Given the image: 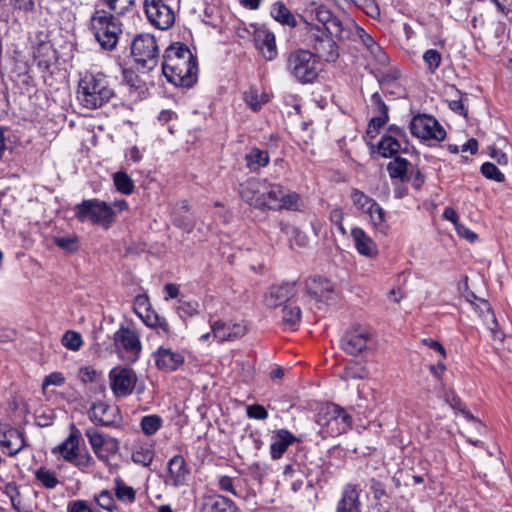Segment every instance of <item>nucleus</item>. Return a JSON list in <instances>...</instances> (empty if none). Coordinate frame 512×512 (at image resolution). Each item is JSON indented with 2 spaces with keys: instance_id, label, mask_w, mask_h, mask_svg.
I'll return each instance as SVG.
<instances>
[{
  "instance_id": "10",
  "label": "nucleus",
  "mask_w": 512,
  "mask_h": 512,
  "mask_svg": "<svg viewBox=\"0 0 512 512\" xmlns=\"http://www.w3.org/2000/svg\"><path fill=\"white\" fill-rule=\"evenodd\" d=\"M316 421L330 436L342 434L352 425V417L334 403L325 404L318 412Z\"/></svg>"
},
{
  "instance_id": "30",
  "label": "nucleus",
  "mask_w": 512,
  "mask_h": 512,
  "mask_svg": "<svg viewBox=\"0 0 512 512\" xmlns=\"http://www.w3.org/2000/svg\"><path fill=\"white\" fill-rule=\"evenodd\" d=\"M371 104L375 116L370 120L369 128L378 129L385 125L389 119L388 107L378 92L372 94Z\"/></svg>"
},
{
  "instance_id": "3",
  "label": "nucleus",
  "mask_w": 512,
  "mask_h": 512,
  "mask_svg": "<svg viewBox=\"0 0 512 512\" xmlns=\"http://www.w3.org/2000/svg\"><path fill=\"white\" fill-rule=\"evenodd\" d=\"M114 87L109 77L103 72L86 71L80 74L76 98L86 109H97L115 97Z\"/></svg>"
},
{
  "instance_id": "29",
  "label": "nucleus",
  "mask_w": 512,
  "mask_h": 512,
  "mask_svg": "<svg viewBox=\"0 0 512 512\" xmlns=\"http://www.w3.org/2000/svg\"><path fill=\"white\" fill-rule=\"evenodd\" d=\"M189 474L185 459L181 455H175L168 463V479L175 487L185 483Z\"/></svg>"
},
{
  "instance_id": "50",
  "label": "nucleus",
  "mask_w": 512,
  "mask_h": 512,
  "mask_svg": "<svg viewBox=\"0 0 512 512\" xmlns=\"http://www.w3.org/2000/svg\"><path fill=\"white\" fill-rule=\"evenodd\" d=\"M85 435L88 438L94 453L102 459L103 457L99 454V451L102 449L105 443L103 435L95 429H87Z\"/></svg>"
},
{
  "instance_id": "23",
  "label": "nucleus",
  "mask_w": 512,
  "mask_h": 512,
  "mask_svg": "<svg viewBox=\"0 0 512 512\" xmlns=\"http://www.w3.org/2000/svg\"><path fill=\"white\" fill-rule=\"evenodd\" d=\"M270 444V456L273 460L280 459L288 447L300 440L287 429H278L273 432Z\"/></svg>"
},
{
  "instance_id": "33",
  "label": "nucleus",
  "mask_w": 512,
  "mask_h": 512,
  "mask_svg": "<svg viewBox=\"0 0 512 512\" xmlns=\"http://www.w3.org/2000/svg\"><path fill=\"white\" fill-rule=\"evenodd\" d=\"M270 14L274 20L282 25L292 28L297 26L296 17L282 1H277L272 5Z\"/></svg>"
},
{
  "instance_id": "63",
  "label": "nucleus",
  "mask_w": 512,
  "mask_h": 512,
  "mask_svg": "<svg viewBox=\"0 0 512 512\" xmlns=\"http://www.w3.org/2000/svg\"><path fill=\"white\" fill-rule=\"evenodd\" d=\"M10 4L15 10L25 12L33 11L35 7L34 0H11Z\"/></svg>"
},
{
  "instance_id": "57",
  "label": "nucleus",
  "mask_w": 512,
  "mask_h": 512,
  "mask_svg": "<svg viewBox=\"0 0 512 512\" xmlns=\"http://www.w3.org/2000/svg\"><path fill=\"white\" fill-rule=\"evenodd\" d=\"M246 414L248 418L251 419L266 420L268 418L267 410L260 404H252L247 406Z\"/></svg>"
},
{
  "instance_id": "61",
  "label": "nucleus",
  "mask_w": 512,
  "mask_h": 512,
  "mask_svg": "<svg viewBox=\"0 0 512 512\" xmlns=\"http://www.w3.org/2000/svg\"><path fill=\"white\" fill-rule=\"evenodd\" d=\"M370 490L376 500H380L386 495L385 485L376 479L370 480Z\"/></svg>"
},
{
  "instance_id": "40",
  "label": "nucleus",
  "mask_w": 512,
  "mask_h": 512,
  "mask_svg": "<svg viewBox=\"0 0 512 512\" xmlns=\"http://www.w3.org/2000/svg\"><path fill=\"white\" fill-rule=\"evenodd\" d=\"M115 482V496L119 501L126 503H133L136 499V492L131 487L124 483L120 478H116Z\"/></svg>"
},
{
  "instance_id": "1",
  "label": "nucleus",
  "mask_w": 512,
  "mask_h": 512,
  "mask_svg": "<svg viewBox=\"0 0 512 512\" xmlns=\"http://www.w3.org/2000/svg\"><path fill=\"white\" fill-rule=\"evenodd\" d=\"M310 15L313 20L325 25L326 30L338 40L359 41L380 64L387 62L388 57L382 48L354 20L340 19L324 4L313 5L310 9Z\"/></svg>"
},
{
  "instance_id": "22",
  "label": "nucleus",
  "mask_w": 512,
  "mask_h": 512,
  "mask_svg": "<svg viewBox=\"0 0 512 512\" xmlns=\"http://www.w3.org/2000/svg\"><path fill=\"white\" fill-rule=\"evenodd\" d=\"M306 289L314 299L320 302H329L335 299V290L333 284L321 277L310 278L306 282Z\"/></svg>"
},
{
  "instance_id": "14",
  "label": "nucleus",
  "mask_w": 512,
  "mask_h": 512,
  "mask_svg": "<svg viewBox=\"0 0 512 512\" xmlns=\"http://www.w3.org/2000/svg\"><path fill=\"white\" fill-rule=\"evenodd\" d=\"M412 135L423 140L440 142L445 139L446 131L441 124L432 116L417 115L410 122Z\"/></svg>"
},
{
  "instance_id": "62",
  "label": "nucleus",
  "mask_w": 512,
  "mask_h": 512,
  "mask_svg": "<svg viewBox=\"0 0 512 512\" xmlns=\"http://www.w3.org/2000/svg\"><path fill=\"white\" fill-rule=\"evenodd\" d=\"M455 93L457 94L458 98L451 100L449 102V107L460 115H466L467 111L462 101V93L457 89H455Z\"/></svg>"
},
{
  "instance_id": "8",
  "label": "nucleus",
  "mask_w": 512,
  "mask_h": 512,
  "mask_svg": "<svg viewBox=\"0 0 512 512\" xmlns=\"http://www.w3.org/2000/svg\"><path fill=\"white\" fill-rule=\"evenodd\" d=\"M159 54V47L153 35L142 33L133 38L131 55L143 69L153 70L158 64Z\"/></svg>"
},
{
  "instance_id": "21",
  "label": "nucleus",
  "mask_w": 512,
  "mask_h": 512,
  "mask_svg": "<svg viewBox=\"0 0 512 512\" xmlns=\"http://www.w3.org/2000/svg\"><path fill=\"white\" fill-rule=\"evenodd\" d=\"M210 322V327L213 332V336L219 341H233L243 337L247 328L243 323L227 324L222 320Z\"/></svg>"
},
{
  "instance_id": "11",
  "label": "nucleus",
  "mask_w": 512,
  "mask_h": 512,
  "mask_svg": "<svg viewBox=\"0 0 512 512\" xmlns=\"http://www.w3.org/2000/svg\"><path fill=\"white\" fill-rule=\"evenodd\" d=\"M350 199L353 205L360 210L362 213H365L369 217V221L371 225L377 229L378 231L385 233L388 225L386 222V212L385 210L377 203V201L368 195H366L363 191L352 188L350 192Z\"/></svg>"
},
{
  "instance_id": "41",
  "label": "nucleus",
  "mask_w": 512,
  "mask_h": 512,
  "mask_svg": "<svg viewBox=\"0 0 512 512\" xmlns=\"http://www.w3.org/2000/svg\"><path fill=\"white\" fill-rule=\"evenodd\" d=\"M113 182L117 191L125 195H130L134 191V183L131 177L123 171L116 172L113 176Z\"/></svg>"
},
{
  "instance_id": "59",
  "label": "nucleus",
  "mask_w": 512,
  "mask_h": 512,
  "mask_svg": "<svg viewBox=\"0 0 512 512\" xmlns=\"http://www.w3.org/2000/svg\"><path fill=\"white\" fill-rule=\"evenodd\" d=\"M64 383L65 377L61 372H52L44 378L42 388L45 389L49 385L61 386Z\"/></svg>"
},
{
  "instance_id": "19",
  "label": "nucleus",
  "mask_w": 512,
  "mask_h": 512,
  "mask_svg": "<svg viewBox=\"0 0 512 512\" xmlns=\"http://www.w3.org/2000/svg\"><path fill=\"white\" fill-rule=\"evenodd\" d=\"M153 358L156 367L164 372H173L184 364V356L172 348L160 346L154 353Z\"/></svg>"
},
{
  "instance_id": "27",
  "label": "nucleus",
  "mask_w": 512,
  "mask_h": 512,
  "mask_svg": "<svg viewBox=\"0 0 512 512\" xmlns=\"http://www.w3.org/2000/svg\"><path fill=\"white\" fill-rule=\"evenodd\" d=\"M296 294L295 283H283L270 288L269 294L265 297V303L270 308H276L286 303Z\"/></svg>"
},
{
  "instance_id": "17",
  "label": "nucleus",
  "mask_w": 512,
  "mask_h": 512,
  "mask_svg": "<svg viewBox=\"0 0 512 512\" xmlns=\"http://www.w3.org/2000/svg\"><path fill=\"white\" fill-rule=\"evenodd\" d=\"M266 179L251 177L239 184L238 194L240 198L248 205L264 210V190Z\"/></svg>"
},
{
  "instance_id": "49",
  "label": "nucleus",
  "mask_w": 512,
  "mask_h": 512,
  "mask_svg": "<svg viewBox=\"0 0 512 512\" xmlns=\"http://www.w3.org/2000/svg\"><path fill=\"white\" fill-rule=\"evenodd\" d=\"M97 504L109 512L117 510V506L112 493L109 490H102L96 497Z\"/></svg>"
},
{
  "instance_id": "16",
  "label": "nucleus",
  "mask_w": 512,
  "mask_h": 512,
  "mask_svg": "<svg viewBox=\"0 0 512 512\" xmlns=\"http://www.w3.org/2000/svg\"><path fill=\"white\" fill-rule=\"evenodd\" d=\"M111 389L116 397H127L131 395L137 385L135 371L128 367H114L109 372Z\"/></svg>"
},
{
  "instance_id": "24",
  "label": "nucleus",
  "mask_w": 512,
  "mask_h": 512,
  "mask_svg": "<svg viewBox=\"0 0 512 512\" xmlns=\"http://www.w3.org/2000/svg\"><path fill=\"white\" fill-rule=\"evenodd\" d=\"M90 419L98 425L111 426L117 419V408L105 402H94L89 410Z\"/></svg>"
},
{
  "instance_id": "18",
  "label": "nucleus",
  "mask_w": 512,
  "mask_h": 512,
  "mask_svg": "<svg viewBox=\"0 0 512 512\" xmlns=\"http://www.w3.org/2000/svg\"><path fill=\"white\" fill-rule=\"evenodd\" d=\"M0 446L7 449L9 456H15L27 446V442L22 431L0 422Z\"/></svg>"
},
{
  "instance_id": "39",
  "label": "nucleus",
  "mask_w": 512,
  "mask_h": 512,
  "mask_svg": "<svg viewBox=\"0 0 512 512\" xmlns=\"http://www.w3.org/2000/svg\"><path fill=\"white\" fill-rule=\"evenodd\" d=\"M5 494L9 497L12 507L17 512H29L28 507H26L20 499V491L15 482H9L4 487Z\"/></svg>"
},
{
  "instance_id": "42",
  "label": "nucleus",
  "mask_w": 512,
  "mask_h": 512,
  "mask_svg": "<svg viewBox=\"0 0 512 512\" xmlns=\"http://www.w3.org/2000/svg\"><path fill=\"white\" fill-rule=\"evenodd\" d=\"M162 425V418L156 414L146 415L142 417L140 422L141 430L147 436L154 435Z\"/></svg>"
},
{
  "instance_id": "13",
  "label": "nucleus",
  "mask_w": 512,
  "mask_h": 512,
  "mask_svg": "<svg viewBox=\"0 0 512 512\" xmlns=\"http://www.w3.org/2000/svg\"><path fill=\"white\" fill-rule=\"evenodd\" d=\"M179 4L168 0H145L144 9L149 22L160 30L169 29L175 22L174 8Z\"/></svg>"
},
{
  "instance_id": "56",
  "label": "nucleus",
  "mask_w": 512,
  "mask_h": 512,
  "mask_svg": "<svg viewBox=\"0 0 512 512\" xmlns=\"http://www.w3.org/2000/svg\"><path fill=\"white\" fill-rule=\"evenodd\" d=\"M244 101L255 112L261 108L258 91L254 88L244 92Z\"/></svg>"
},
{
  "instance_id": "45",
  "label": "nucleus",
  "mask_w": 512,
  "mask_h": 512,
  "mask_svg": "<svg viewBox=\"0 0 512 512\" xmlns=\"http://www.w3.org/2000/svg\"><path fill=\"white\" fill-rule=\"evenodd\" d=\"M423 61L430 73H435L442 62V56L436 49H428L423 54Z\"/></svg>"
},
{
  "instance_id": "47",
  "label": "nucleus",
  "mask_w": 512,
  "mask_h": 512,
  "mask_svg": "<svg viewBox=\"0 0 512 512\" xmlns=\"http://www.w3.org/2000/svg\"><path fill=\"white\" fill-rule=\"evenodd\" d=\"M61 341L64 347L72 351H78L83 344L80 333L75 331H67Z\"/></svg>"
},
{
  "instance_id": "53",
  "label": "nucleus",
  "mask_w": 512,
  "mask_h": 512,
  "mask_svg": "<svg viewBox=\"0 0 512 512\" xmlns=\"http://www.w3.org/2000/svg\"><path fill=\"white\" fill-rule=\"evenodd\" d=\"M54 243L69 252H74L77 250V237L76 236H58L54 238Z\"/></svg>"
},
{
  "instance_id": "48",
  "label": "nucleus",
  "mask_w": 512,
  "mask_h": 512,
  "mask_svg": "<svg viewBox=\"0 0 512 512\" xmlns=\"http://www.w3.org/2000/svg\"><path fill=\"white\" fill-rule=\"evenodd\" d=\"M480 171L484 177L496 182L502 183L505 181L504 174L491 162H485L482 164Z\"/></svg>"
},
{
  "instance_id": "54",
  "label": "nucleus",
  "mask_w": 512,
  "mask_h": 512,
  "mask_svg": "<svg viewBox=\"0 0 512 512\" xmlns=\"http://www.w3.org/2000/svg\"><path fill=\"white\" fill-rule=\"evenodd\" d=\"M377 80L381 86H386L394 83L400 77L398 69L391 68L388 71H381L377 75Z\"/></svg>"
},
{
  "instance_id": "32",
  "label": "nucleus",
  "mask_w": 512,
  "mask_h": 512,
  "mask_svg": "<svg viewBox=\"0 0 512 512\" xmlns=\"http://www.w3.org/2000/svg\"><path fill=\"white\" fill-rule=\"evenodd\" d=\"M245 162L250 171L257 172L269 164L270 157L267 151L253 147L245 155Z\"/></svg>"
},
{
  "instance_id": "37",
  "label": "nucleus",
  "mask_w": 512,
  "mask_h": 512,
  "mask_svg": "<svg viewBox=\"0 0 512 512\" xmlns=\"http://www.w3.org/2000/svg\"><path fill=\"white\" fill-rule=\"evenodd\" d=\"M99 2L106 11L116 16L125 15L135 4V0H99Z\"/></svg>"
},
{
  "instance_id": "58",
  "label": "nucleus",
  "mask_w": 512,
  "mask_h": 512,
  "mask_svg": "<svg viewBox=\"0 0 512 512\" xmlns=\"http://www.w3.org/2000/svg\"><path fill=\"white\" fill-rule=\"evenodd\" d=\"M152 309L147 295H137L134 300V311L140 316L146 311Z\"/></svg>"
},
{
  "instance_id": "25",
  "label": "nucleus",
  "mask_w": 512,
  "mask_h": 512,
  "mask_svg": "<svg viewBox=\"0 0 512 512\" xmlns=\"http://www.w3.org/2000/svg\"><path fill=\"white\" fill-rule=\"evenodd\" d=\"M254 42L256 48L266 60L271 61L277 56L275 35L271 31L266 29L255 30Z\"/></svg>"
},
{
  "instance_id": "34",
  "label": "nucleus",
  "mask_w": 512,
  "mask_h": 512,
  "mask_svg": "<svg viewBox=\"0 0 512 512\" xmlns=\"http://www.w3.org/2000/svg\"><path fill=\"white\" fill-rule=\"evenodd\" d=\"M33 55L38 67L44 69H48L55 59V51L52 45L47 42L38 44L34 49Z\"/></svg>"
},
{
  "instance_id": "46",
  "label": "nucleus",
  "mask_w": 512,
  "mask_h": 512,
  "mask_svg": "<svg viewBox=\"0 0 512 512\" xmlns=\"http://www.w3.org/2000/svg\"><path fill=\"white\" fill-rule=\"evenodd\" d=\"M367 375V370L365 367L360 366L359 364L355 362H350L345 367L342 378L345 380L349 379H363Z\"/></svg>"
},
{
  "instance_id": "64",
  "label": "nucleus",
  "mask_w": 512,
  "mask_h": 512,
  "mask_svg": "<svg viewBox=\"0 0 512 512\" xmlns=\"http://www.w3.org/2000/svg\"><path fill=\"white\" fill-rule=\"evenodd\" d=\"M68 512H92L91 508L84 500H76L68 503Z\"/></svg>"
},
{
  "instance_id": "5",
  "label": "nucleus",
  "mask_w": 512,
  "mask_h": 512,
  "mask_svg": "<svg viewBox=\"0 0 512 512\" xmlns=\"http://www.w3.org/2000/svg\"><path fill=\"white\" fill-rule=\"evenodd\" d=\"M99 6L90 18L89 29L101 48L111 51L116 47L119 34L122 32L121 23L116 15Z\"/></svg>"
},
{
  "instance_id": "44",
  "label": "nucleus",
  "mask_w": 512,
  "mask_h": 512,
  "mask_svg": "<svg viewBox=\"0 0 512 512\" xmlns=\"http://www.w3.org/2000/svg\"><path fill=\"white\" fill-rule=\"evenodd\" d=\"M35 477L47 489H54L59 484L55 472L46 468H39L35 473Z\"/></svg>"
},
{
  "instance_id": "9",
  "label": "nucleus",
  "mask_w": 512,
  "mask_h": 512,
  "mask_svg": "<svg viewBox=\"0 0 512 512\" xmlns=\"http://www.w3.org/2000/svg\"><path fill=\"white\" fill-rule=\"evenodd\" d=\"M264 210H292L300 209L301 197L297 192L286 190L282 185L270 183L266 180L264 190Z\"/></svg>"
},
{
  "instance_id": "52",
  "label": "nucleus",
  "mask_w": 512,
  "mask_h": 512,
  "mask_svg": "<svg viewBox=\"0 0 512 512\" xmlns=\"http://www.w3.org/2000/svg\"><path fill=\"white\" fill-rule=\"evenodd\" d=\"M154 458V452L148 448H140L132 453L134 463L149 466Z\"/></svg>"
},
{
  "instance_id": "20",
  "label": "nucleus",
  "mask_w": 512,
  "mask_h": 512,
  "mask_svg": "<svg viewBox=\"0 0 512 512\" xmlns=\"http://www.w3.org/2000/svg\"><path fill=\"white\" fill-rule=\"evenodd\" d=\"M361 488L358 484L346 483L342 488L336 512H361Z\"/></svg>"
},
{
  "instance_id": "26",
  "label": "nucleus",
  "mask_w": 512,
  "mask_h": 512,
  "mask_svg": "<svg viewBox=\"0 0 512 512\" xmlns=\"http://www.w3.org/2000/svg\"><path fill=\"white\" fill-rule=\"evenodd\" d=\"M351 237L359 254L368 258H375L378 255L376 243L362 228L354 227L351 230Z\"/></svg>"
},
{
  "instance_id": "2",
  "label": "nucleus",
  "mask_w": 512,
  "mask_h": 512,
  "mask_svg": "<svg viewBox=\"0 0 512 512\" xmlns=\"http://www.w3.org/2000/svg\"><path fill=\"white\" fill-rule=\"evenodd\" d=\"M162 72L168 82L178 87H192L197 81V59L187 45L175 42L166 48Z\"/></svg>"
},
{
  "instance_id": "6",
  "label": "nucleus",
  "mask_w": 512,
  "mask_h": 512,
  "mask_svg": "<svg viewBox=\"0 0 512 512\" xmlns=\"http://www.w3.org/2000/svg\"><path fill=\"white\" fill-rule=\"evenodd\" d=\"M74 212L79 222H89L105 229H108L115 220L112 207L97 198L83 200L75 206Z\"/></svg>"
},
{
  "instance_id": "7",
  "label": "nucleus",
  "mask_w": 512,
  "mask_h": 512,
  "mask_svg": "<svg viewBox=\"0 0 512 512\" xmlns=\"http://www.w3.org/2000/svg\"><path fill=\"white\" fill-rule=\"evenodd\" d=\"M375 343L373 330L365 325H353L340 340L342 350L352 356L363 355L372 349Z\"/></svg>"
},
{
  "instance_id": "35",
  "label": "nucleus",
  "mask_w": 512,
  "mask_h": 512,
  "mask_svg": "<svg viewBox=\"0 0 512 512\" xmlns=\"http://www.w3.org/2000/svg\"><path fill=\"white\" fill-rule=\"evenodd\" d=\"M206 506L209 508V512H238L236 504L223 495L209 497Z\"/></svg>"
},
{
  "instance_id": "51",
  "label": "nucleus",
  "mask_w": 512,
  "mask_h": 512,
  "mask_svg": "<svg viewBox=\"0 0 512 512\" xmlns=\"http://www.w3.org/2000/svg\"><path fill=\"white\" fill-rule=\"evenodd\" d=\"M199 308L200 304L197 300L181 299L178 305V312L180 315L192 317L199 313Z\"/></svg>"
},
{
  "instance_id": "55",
  "label": "nucleus",
  "mask_w": 512,
  "mask_h": 512,
  "mask_svg": "<svg viewBox=\"0 0 512 512\" xmlns=\"http://www.w3.org/2000/svg\"><path fill=\"white\" fill-rule=\"evenodd\" d=\"M403 182H410L414 188L419 189L424 184V176L418 168L411 166Z\"/></svg>"
},
{
  "instance_id": "36",
  "label": "nucleus",
  "mask_w": 512,
  "mask_h": 512,
  "mask_svg": "<svg viewBox=\"0 0 512 512\" xmlns=\"http://www.w3.org/2000/svg\"><path fill=\"white\" fill-rule=\"evenodd\" d=\"M411 166L407 159L396 156L387 164V171L392 179L398 178L403 182Z\"/></svg>"
},
{
  "instance_id": "43",
  "label": "nucleus",
  "mask_w": 512,
  "mask_h": 512,
  "mask_svg": "<svg viewBox=\"0 0 512 512\" xmlns=\"http://www.w3.org/2000/svg\"><path fill=\"white\" fill-rule=\"evenodd\" d=\"M283 323L290 327H295L301 319V309L299 306L288 304L282 310Z\"/></svg>"
},
{
  "instance_id": "12",
  "label": "nucleus",
  "mask_w": 512,
  "mask_h": 512,
  "mask_svg": "<svg viewBox=\"0 0 512 512\" xmlns=\"http://www.w3.org/2000/svg\"><path fill=\"white\" fill-rule=\"evenodd\" d=\"M319 24L306 22L308 33L314 40L315 53L319 59L322 57L327 62H335L339 57V48L334 40L337 38L326 30L325 25Z\"/></svg>"
},
{
  "instance_id": "4",
  "label": "nucleus",
  "mask_w": 512,
  "mask_h": 512,
  "mask_svg": "<svg viewBox=\"0 0 512 512\" xmlns=\"http://www.w3.org/2000/svg\"><path fill=\"white\" fill-rule=\"evenodd\" d=\"M286 70L297 82L312 84L318 78L322 68L316 53L298 48L287 55Z\"/></svg>"
},
{
  "instance_id": "38",
  "label": "nucleus",
  "mask_w": 512,
  "mask_h": 512,
  "mask_svg": "<svg viewBox=\"0 0 512 512\" xmlns=\"http://www.w3.org/2000/svg\"><path fill=\"white\" fill-rule=\"evenodd\" d=\"M400 149L401 144L391 135L382 136L378 143V151L385 158L394 156Z\"/></svg>"
},
{
  "instance_id": "31",
  "label": "nucleus",
  "mask_w": 512,
  "mask_h": 512,
  "mask_svg": "<svg viewBox=\"0 0 512 512\" xmlns=\"http://www.w3.org/2000/svg\"><path fill=\"white\" fill-rule=\"evenodd\" d=\"M144 324L150 328L157 329L161 336L171 337L172 331L167 320L160 316L155 310L150 309L139 316Z\"/></svg>"
},
{
  "instance_id": "60",
  "label": "nucleus",
  "mask_w": 512,
  "mask_h": 512,
  "mask_svg": "<svg viewBox=\"0 0 512 512\" xmlns=\"http://www.w3.org/2000/svg\"><path fill=\"white\" fill-rule=\"evenodd\" d=\"M218 486L222 491L229 492L234 496H237V492L233 485V479L229 476H220L218 478Z\"/></svg>"
},
{
  "instance_id": "28",
  "label": "nucleus",
  "mask_w": 512,
  "mask_h": 512,
  "mask_svg": "<svg viewBox=\"0 0 512 512\" xmlns=\"http://www.w3.org/2000/svg\"><path fill=\"white\" fill-rule=\"evenodd\" d=\"M81 433L75 424L70 425V434L67 439L56 447L53 452L58 451L62 457L67 461H73L77 458L79 452V439Z\"/></svg>"
},
{
  "instance_id": "15",
  "label": "nucleus",
  "mask_w": 512,
  "mask_h": 512,
  "mask_svg": "<svg viewBox=\"0 0 512 512\" xmlns=\"http://www.w3.org/2000/svg\"><path fill=\"white\" fill-rule=\"evenodd\" d=\"M114 346L116 351L121 354H126V359L129 362H136L139 359L142 345L138 334L128 327L121 326L113 337Z\"/></svg>"
}]
</instances>
